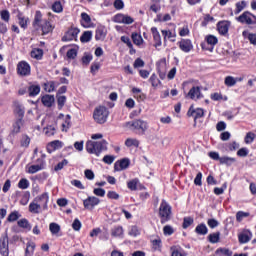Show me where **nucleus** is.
Masks as SVG:
<instances>
[{"label":"nucleus","mask_w":256,"mask_h":256,"mask_svg":"<svg viewBox=\"0 0 256 256\" xmlns=\"http://www.w3.org/2000/svg\"><path fill=\"white\" fill-rule=\"evenodd\" d=\"M20 217H21V214H19L17 211H14L9 214L7 221H9L10 223H13V221H17V219H19Z\"/></svg>","instance_id":"4d7b16f0"},{"label":"nucleus","mask_w":256,"mask_h":256,"mask_svg":"<svg viewBox=\"0 0 256 256\" xmlns=\"http://www.w3.org/2000/svg\"><path fill=\"white\" fill-rule=\"evenodd\" d=\"M234 163H237V159L229 156H224L220 158V165H226L231 167Z\"/></svg>","instance_id":"a878e982"},{"label":"nucleus","mask_w":256,"mask_h":256,"mask_svg":"<svg viewBox=\"0 0 256 256\" xmlns=\"http://www.w3.org/2000/svg\"><path fill=\"white\" fill-rule=\"evenodd\" d=\"M14 112L16 113V115H18V119H23V116L25 115V107H23V105L19 104V103H15L14 105Z\"/></svg>","instance_id":"7c9ffc66"},{"label":"nucleus","mask_w":256,"mask_h":256,"mask_svg":"<svg viewBox=\"0 0 256 256\" xmlns=\"http://www.w3.org/2000/svg\"><path fill=\"white\" fill-rule=\"evenodd\" d=\"M162 35L164 37V41H167V39H170V41H175V37H177L175 32H171L170 30H162Z\"/></svg>","instance_id":"e433bc0d"},{"label":"nucleus","mask_w":256,"mask_h":256,"mask_svg":"<svg viewBox=\"0 0 256 256\" xmlns=\"http://www.w3.org/2000/svg\"><path fill=\"white\" fill-rule=\"evenodd\" d=\"M45 135L51 137L55 135V126H48L44 129Z\"/></svg>","instance_id":"0e129e2a"},{"label":"nucleus","mask_w":256,"mask_h":256,"mask_svg":"<svg viewBox=\"0 0 256 256\" xmlns=\"http://www.w3.org/2000/svg\"><path fill=\"white\" fill-rule=\"evenodd\" d=\"M149 81H150L152 87H159V85H161V80H159V78H157V74H152Z\"/></svg>","instance_id":"8fccbe9b"},{"label":"nucleus","mask_w":256,"mask_h":256,"mask_svg":"<svg viewBox=\"0 0 256 256\" xmlns=\"http://www.w3.org/2000/svg\"><path fill=\"white\" fill-rule=\"evenodd\" d=\"M32 59H37L38 61L43 59V49L34 48L30 53Z\"/></svg>","instance_id":"f704fd0d"},{"label":"nucleus","mask_w":256,"mask_h":256,"mask_svg":"<svg viewBox=\"0 0 256 256\" xmlns=\"http://www.w3.org/2000/svg\"><path fill=\"white\" fill-rule=\"evenodd\" d=\"M251 237H253V233L249 230H244L238 235L240 243H249V241H251Z\"/></svg>","instance_id":"6ab92c4d"},{"label":"nucleus","mask_w":256,"mask_h":256,"mask_svg":"<svg viewBox=\"0 0 256 256\" xmlns=\"http://www.w3.org/2000/svg\"><path fill=\"white\" fill-rule=\"evenodd\" d=\"M0 17H1L2 21L9 23V19H11V14L9 13L8 10H2L0 12Z\"/></svg>","instance_id":"6e6d98bb"},{"label":"nucleus","mask_w":256,"mask_h":256,"mask_svg":"<svg viewBox=\"0 0 256 256\" xmlns=\"http://www.w3.org/2000/svg\"><path fill=\"white\" fill-rule=\"evenodd\" d=\"M125 3L123 0H115L114 1V8L117 9L118 11H121V9H124Z\"/></svg>","instance_id":"338daca9"},{"label":"nucleus","mask_w":256,"mask_h":256,"mask_svg":"<svg viewBox=\"0 0 256 256\" xmlns=\"http://www.w3.org/2000/svg\"><path fill=\"white\" fill-rule=\"evenodd\" d=\"M236 20L242 25H256V16L249 11L243 12Z\"/></svg>","instance_id":"39448f33"},{"label":"nucleus","mask_w":256,"mask_h":256,"mask_svg":"<svg viewBox=\"0 0 256 256\" xmlns=\"http://www.w3.org/2000/svg\"><path fill=\"white\" fill-rule=\"evenodd\" d=\"M247 217H249L248 212L238 211L236 213V220L238 221V223H241V221H243V219H245Z\"/></svg>","instance_id":"5fc2aeb1"},{"label":"nucleus","mask_w":256,"mask_h":256,"mask_svg":"<svg viewBox=\"0 0 256 256\" xmlns=\"http://www.w3.org/2000/svg\"><path fill=\"white\" fill-rule=\"evenodd\" d=\"M171 256H187V252L180 246H172L170 248Z\"/></svg>","instance_id":"393cba45"},{"label":"nucleus","mask_w":256,"mask_h":256,"mask_svg":"<svg viewBox=\"0 0 256 256\" xmlns=\"http://www.w3.org/2000/svg\"><path fill=\"white\" fill-rule=\"evenodd\" d=\"M41 204H38L37 202H35V200L33 202L30 203L29 205V211L30 213H39L40 209H41Z\"/></svg>","instance_id":"a19ab883"},{"label":"nucleus","mask_w":256,"mask_h":256,"mask_svg":"<svg viewBox=\"0 0 256 256\" xmlns=\"http://www.w3.org/2000/svg\"><path fill=\"white\" fill-rule=\"evenodd\" d=\"M86 151L88 153H94V155H97V157H99L102 151H107V141L102 140L99 142H95L89 140L86 143Z\"/></svg>","instance_id":"f03ea898"},{"label":"nucleus","mask_w":256,"mask_h":256,"mask_svg":"<svg viewBox=\"0 0 256 256\" xmlns=\"http://www.w3.org/2000/svg\"><path fill=\"white\" fill-rule=\"evenodd\" d=\"M151 33L153 35L154 39V47H161V34H159V30H157V27H152L151 28Z\"/></svg>","instance_id":"412c9836"},{"label":"nucleus","mask_w":256,"mask_h":256,"mask_svg":"<svg viewBox=\"0 0 256 256\" xmlns=\"http://www.w3.org/2000/svg\"><path fill=\"white\" fill-rule=\"evenodd\" d=\"M92 37H93V32L86 31L82 34L80 40L82 43H89V41H91Z\"/></svg>","instance_id":"37998d69"},{"label":"nucleus","mask_w":256,"mask_h":256,"mask_svg":"<svg viewBox=\"0 0 256 256\" xmlns=\"http://www.w3.org/2000/svg\"><path fill=\"white\" fill-rule=\"evenodd\" d=\"M62 148H63V142L59 140H54L48 144L47 151L48 153H53V151H57V149H62Z\"/></svg>","instance_id":"aec40b11"},{"label":"nucleus","mask_w":256,"mask_h":256,"mask_svg":"<svg viewBox=\"0 0 256 256\" xmlns=\"http://www.w3.org/2000/svg\"><path fill=\"white\" fill-rule=\"evenodd\" d=\"M105 37H107V28L105 26H98L95 34L96 41H103Z\"/></svg>","instance_id":"f3484780"},{"label":"nucleus","mask_w":256,"mask_h":256,"mask_svg":"<svg viewBox=\"0 0 256 256\" xmlns=\"http://www.w3.org/2000/svg\"><path fill=\"white\" fill-rule=\"evenodd\" d=\"M247 7V2L241 1L236 3V10H235V15H239L243 9Z\"/></svg>","instance_id":"09e8293b"},{"label":"nucleus","mask_w":256,"mask_h":256,"mask_svg":"<svg viewBox=\"0 0 256 256\" xmlns=\"http://www.w3.org/2000/svg\"><path fill=\"white\" fill-rule=\"evenodd\" d=\"M124 230L123 226H114L111 229V236L115 237L116 239H123Z\"/></svg>","instance_id":"5701e85b"},{"label":"nucleus","mask_w":256,"mask_h":256,"mask_svg":"<svg viewBox=\"0 0 256 256\" xmlns=\"http://www.w3.org/2000/svg\"><path fill=\"white\" fill-rule=\"evenodd\" d=\"M120 40L122 41V43H125V45H127L129 49H133V43L128 36H121Z\"/></svg>","instance_id":"680f3d73"},{"label":"nucleus","mask_w":256,"mask_h":256,"mask_svg":"<svg viewBox=\"0 0 256 256\" xmlns=\"http://www.w3.org/2000/svg\"><path fill=\"white\" fill-rule=\"evenodd\" d=\"M41 31L42 35H49V33H53V29H55V26L51 24V21L44 19V21L38 26Z\"/></svg>","instance_id":"9d476101"},{"label":"nucleus","mask_w":256,"mask_h":256,"mask_svg":"<svg viewBox=\"0 0 256 256\" xmlns=\"http://www.w3.org/2000/svg\"><path fill=\"white\" fill-rule=\"evenodd\" d=\"M26 256H33L35 253V242H28L25 250Z\"/></svg>","instance_id":"ea45409f"},{"label":"nucleus","mask_w":256,"mask_h":256,"mask_svg":"<svg viewBox=\"0 0 256 256\" xmlns=\"http://www.w3.org/2000/svg\"><path fill=\"white\" fill-rule=\"evenodd\" d=\"M226 87H235L237 85V78L233 76H227L224 80Z\"/></svg>","instance_id":"58836bf2"},{"label":"nucleus","mask_w":256,"mask_h":256,"mask_svg":"<svg viewBox=\"0 0 256 256\" xmlns=\"http://www.w3.org/2000/svg\"><path fill=\"white\" fill-rule=\"evenodd\" d=\"M203 95L201 94V89L199 86L192 87L186 95L187 99H192L193 101H197V99H201Z\"/></svg>","instance_id":"9b49d317"},{"label":"nucleus","mask_w":256,"mask_h":256,"mask_svg":"<svg viewBox=\"0 0 256 256\" xmlns=\"http://www.w3.org/2000/svg\"><path fill=\"white\" fill-rule=\"evenodd\" d=\"M56 87H59V83H56L55 81H48L44 83V90L47 93H53L55 91Z\"/></svg>","instance_id":"cd10ccee"},{"label":"nucleus","mask_w":256,"mask_h":256,"mask_svg":"<svg viewBox=\"0 0 256 256\" xmlns=\"http://www.w3.org/2000/svg\"><path fill=\"white\" fill-rule=\"evenodd\" d=\"M16 70L20 77H29V75H31V65H29L27 61H20L17 64Z\"/></svg>","instance_id":"423d86ee"},{"label":"nucleus","mask_w":256,"mask_h":256,"mask_svg":"<svg viewBox=\"0 0 256 256\" xmlns=\"http://www.w3.org/2000/svg\"><path fill=\"white\" fill-rule=\"evenodd\" d=\"M193 222L194 220L192 217H185L182 224L183 229L191 227V225H193Z\"/></svg>","instance_id":"13d9d810"},{"label":"nucleus","mask_w":256,"mask_h":256,"mask_svg":"<svg viewBox=\"0 0 256 256\" xmlns=\"http://www.w3.org/2000/svg\"><path fill=\"white\" fill-rule=\"evenodd\" d=\"M107 117H109V110L105 106H98L95 108L93 113V119L96 123L103 125L107 122Z\"/></svg>","instance_id":"7ed1b4c3"},{"label":"nucleus","mask_w":256,"mask_h":256,"mask_svg":"<svg viewBox=\"0 0 256 256\" xmlns=\"http://www.w3.org/2000/svg\"><path fill=\"white\" fill-rule=\"evenodd\" d=\"M45 19H43V14H41V11H36L33 21V27H39Z\"/></svg>","instance_id":"2f4dec72"},{"label":"nucleus","mask_w":256,"mask_h":256,"mask_svg":"<svg viewBox=\"0 0 256 256\" xmlns=\"http://www.w3.org/2000/svg\"><path fill=\"white\" fill-rule=\"evenodd\" d=\"M220 233L216 232V233H212L208 236V241L210 243H219V237H220Z\"/></svg>","instance_id":"603ef678"},{"label":"nucleus","mask_w":256,"mask_h":256,"mask_svg":"<svg viewBox=\"0 0 256 256\" xmlns=\"http://www.w3.org/2000/svg\"><path fill=\"white\" fill-rule=\"evenodd\" d=\"M245 143L247 145H250V143H253V141H255V133H252V132H248L245 136V139H244Z\"/></svg>","instance_id":"052dcab7"},{"label":"nucleus","mask_w":256,"mask_h":256,"mask_svg":"<svg viewBox=\"0 0 256 256\" xmlns=\"http://www.w3.org/2000/svg\"><path fill=\"white\" fill-rule=\"evenodd\" d=\"M81 25L82 27H91V16L89 14L83 12L81 13Z\"/></svg>","instance_id":"c85d7f7f"},{"label":"nucleus","mask_w":256,"mask_h":256,"mask_svg":"<svg viewBox=\"0 0 256 256\" xmlns=\"http://www.w3.org/2000/svg\"><path fill=\"white\" fill-rule=\"evenodd\" d=\"M71 127V116L67 115L65 118L64 123H62V131H69V128Z\"/></svg>","instance_id":"3c124183"},{"label":"nucleus","mask_w":256,"mask_h":256,"mask_svg":"<svg viewBox=\"0 0 256 256\" xmlns=\"http://www.w3.org/2000/svg\"><path fill=\"white\" fill-rule=\"evenodd\" d=\"M51 9L54 13H63V4L61 1H55L52 4Z\"/></svg>","instance_id":"4c0bfd02"},{"label":"nucleus","mask_w":256,"mask_h":256,"mask_svg":"<svg viewBox=\"0 0 256 256\" xmlns=\"http://www.w3.org/2000/svg\"><path fill=\"white\" fill-rule=\"evenodd\" d=\"M17 19H18V25L21 27V29H27V27L29 26V17L19 12L17 15Z\"/></svg>","instance_id":"a211bd4d"},{"label":"nucleus","mask_w":256,"mask_h":256,"mask_svg":"<svg viewBox=\"0 0 256 256\" xmlns=\"http://www.w3.org/2000/svg\"><path fill=\"white\" fill-rule=\"evenodd\" d=\"M205 41L207 42L208 45H211L210 48L205 47V44H202V49H206L207 51H213V47H215V45H217V43L219 42V40L217 39V37H215L214 35H208L205 37Z\"/></svg>","instance_id":"2eb2a0df"},{"label":"nucleus","mask_w":256,"mask_h":256,"mask_svg":"<svg viewBox=\"0 0 256 256\" xmlns=\"http://www.w3.org/2000/svg\"><path fill=\"white\" fill-rule=\"evenodd\" d=\"M49 230L52 233V235H59V231H61V226L59 224L52 222L49 225Z\"/></svg>","instance_id":"79ce46f5"},{"label":"nucleus","mask_w":256,"mask_h":256,"mask_svg":"<svg viewBox=\"0 0 256 256\" xmlns=\"http://www.w3.org/2000/svg\"><path fill=\"white\" fill-rule=\"evenodd\" d=\"M163 233H164V235L170 236V235H173V233H175V230L173 229L172 226L166 225L163 228Z\"/></svg>","instance_id":"e2e57ef3"},{"label":"nucleus","mask_w":256,"mask_h":256,"mask_svg":"<svg viewBox=\"0 0 256 256\" xmlns=\"http://www.w3.org/2000/svg\"><path fill=\"white\" fill-rule=\"evenodd\" d=\"M0 254L9 256V236H7V233L0 238Z\"/></svg>","instance_id":"0eeeda50"},{"label":"nucleus","mask_w":256,"mask_h":256,"mask_svg":"<svg viewBox=\"0 0 256 256\" xmlns=\"http://www.w3.org/2000/svg\"><path fill=\"white\" fill-rule=\"evenodd\" d=\"M217 27H218V32L220 33V35H227V33H229V23L219 22Z\"/></svg>","instance_id":"c756f323"},{"label":"nucleus","mask_w":256,"mask_h":256,"mask_svg":"<svg viewBox=\"0 0 256 256\" xmlns=\"http://www.w3.org/2000/svg\"><path fill=\"white\" fill-rule=\"evenodd\" d=\"M137 185H139V179L137 178L130 180L127 183V187L128 189H130V191H137Z\"/></svg>","instance_id":"49530a36"},{"label":"nucleus","mask_w":256,"mask_h":256,"mask_svg":"<svg viewBox=\"0 0 256 256\" xmlns=\"http://www.w3.org/2000/svg\"><path fill=\"white\" fill-rule=\"evenodd\" d=\"M18 187L19 189H29V180H27V178H22L18 182Z\"/></svg>","instance_id":"bf43d9fd"},{"label":"nucleus","mask_w":256,"mask_h":256,"mask_svg":"<svg viewBox=\"0 0 256 256\" xmlns=\"http://www.w3.org/2000/svg\"><path fill=\"white\" fill-rule=\"evenodd\" d=\"M35 203H38L43 209H47V203H49V193L45 192L34 199Z\"/></svg>","instance_id":"ddd939ff"},{"label":"nucleus","mask_w":256,"mask_h":256,"mask_svg":"<svg viewBox=\"0 0 256 256\" xmlns=\"http://www.w3.org/2000/svg\"><path fill=\"white\" fill-rule=\"evenodd\" d=\"M130 165V161L129 159L127 158H124L120 161H117L115 164H114V170L115 171H123L125 169H127Z\"/></svg>","instance_id":"dca6fc26"},{"label":"nucleus","mask_w":256,"mask_h":256,"mask_svg":"<svg viewBox=\"0 0 256 256\" xmlns=\"http://www.w3.org/2000/svg\"><path fill=\"white\" fill-rule=\"evenodd\" d=\"M125 146L126 147H139V140L135 138H128L125 141Z\"/></svg>","instance_id":"a18cd8bd"},{"label":"nucleus","mask_w":256,"mask_h":256,"mask_svg":"<svg viewBox=\"0 0 256 256\" xmlns=\"http://www.w3.org/2000/svg\"><path fill=\"white\" fill-rule=\"evenodd\" d=\"M99 203H101V200L95 196H89L83 201L85 209H93V207H96V205H99Z\"/></svg>","instance_id":"f8f14e48"},{"label":"nucleus","mask_w":256,"mask_h":256,"mask_svg":"<svg viewBox=\"0 0 256 256\" xmlns=\"http://www.w3.org/2000/svg\"><path fill=\"white\" fill-rule=\"evenodd\" d=\"M126 129H129V131H133V133H136L137 135H143L148 129L147 122L141 119L133 120L130 122L125 123Z\"/></svg>","instance_id":"f257e3e1"},{"label":"nucleus","mask_w":256,"mask_h":256,"mask_svg":"<svg viewBox=\"0 0 256 256\" xmlns=\"http://www.w3.org/2000/svg\"><path fill=\"white\" fill-rule=\"evenodd\" d=\"M159 217L161 223H167L171 219V206L165 200H162L160 204Z\"/></svg>","instance_id":"20e7f679"},{"label":"nucleus","mask_w":256,"mask_h":256,"mask_svg":"<svg viewBox=\"0 0 256 256\" xmlns=\"http://www.w3.org/2000/svg\"><path fill=\"white\" fill-rule=\"evenodd\" d=\"M156 65H157V70H158L160 79H165V77H166V74H165L166 61H165V59L160 60L159 62H157Z\"/></svg>","instance_id":"b1692460"},{"label":"nucleus","mask_w":256,"mask_h":256,"mask_svg":"<svg viewBox=\"0 0 256 256\" xmlns=\"http://www.w3.org/2000/svg\"><path fill=\"white\" fill-rule=\"evenodd\" d=\"M17 223L18 226H20L22 229H27V231H31V224H29V221L27 219H21Z\"/></svg>","instance_id":"de8ad7c7"},{"label":"nucleus","mask_w":256,"mask_h":256,"mask_svg":"<svg viewBox=\"0 0 256 256\" xmlns=\"http://www.w3.org/2000/svg\"><path fill=\"white\" fill-rule=\"evenodd\" d=\"M66 57L68 59H75V57H77V49L72 48L70 50L67 51Z\"/></svg>","instance_id":"69168bd1"},{"label":"nucleus","mask_w":256,"mask_h":256,"mask_svg":"<svg viewBox=\"0 0 256 256\" xmlns=\"http://www.w3.org/2000/svg\"><path fill=\"white\" fill-rule=\"evenodd\" d=\"M41 101L45 107H51L55 103V97L47 94L42 97Z\"/></svg>","instance_id":"bb28decb"},{"label":"nucleus","mask_w":256,"mask_h":256,"mask_svg":"<svg viewBox=\"0 0 256 256\" xmlns=\"http://www.w3.org/2000/svg\"><path fill=\"white\" fill-rule=\"evenodd\" d=\"M79 35L78 28H70L65 35L62 37V41H77V36Z\"/></svg>","instance_id":"1a4fd4ad"},{"label":"nucleus","mask_w":256,"mask_h":256,"mask_svg":"<svg viewBox=\"0 0 256 256\" xmlns=\"http://www.w3.org/2000/svg\"><path fill=\"white\" fill-rule=\"evenodd\" d=\"M30 197H31V194H29V192L24 193L20 200V203L22 205H27V203H29Z\"/></svg>","instance_id":"774afa93"},{"label":"nucleus","mask_w":256,"mask_h":256,"mask_svg":"<svg viewBox=\"0 0 256 256\" xmlns=\"http://www.w3.org/2000/svg\"><path fill=\"white\" fill-rule=\"evenodd\" d=\"M196 233H198V235H207L208 233V229L207 226L205 224H199L196 229H195Z\"/></svg>","instance_id":"c03bdc74"},{"label":"nucleus","mask_w":256,"mask_h":256,"mask_svg":"<svg viewBox=\"0 0 256 256\" xmlns=\"http://www.w3.org/2000/svg\"><path fill=\"white\" fill-rule=\"evenodd\" d=\"M132 93L137 101H145V94L139 88H132Z\"/></svg>","instance_id":"473e14b6"},{"label":"nucleus","mask_w":256,"mask_h":256,"mask_svg":"<svg viewBox=\"0 0 256 256\" xmlns=\"http://www.w3.org/2000/svg\"><path fill=\"white\" fill-rule=\"evenodd\" d=\"M177 45L183 53H191L193 51V42L190 39H181Z\"/></svg>","instance_id":"6e6552de"},{"label":"nucleus","mask_w":256,"mask_h":256,"mask_svg":"<svg viewBox=\"0 0 256 256\" xmlns=\"http://www.w3.org/2000/svg\"><path fill=\"white\" fill-rule=\"evenodd\" d=\"M39 93H41V86H39V84H30L28 87L29 97H37Z\"/></svg>","instance_id":"4be33fe9"},{"label":"nucleus","mask_w":256,"mask_h":256,"mask_svg":"<svg viewBox=\"0 0 256 256\" xmlns=\"http://www.w3.org/2000/svg\"><path fill=\"white\" fill-rule=\"evenodd\" d=\"M43 166L39 165V164H34L28 167L27 169V173H29L30 175H35V173H38V171H43Z\"/></svg>","instance_id":"c9c22d12"},{"label":"nucleus","mask_w":256,"mask_h":256,"mask_svg":"<svg viewBox=\"0 0 256 256\" xmlns=\"http://www.w3.org/2000/svg\"><path fill=\"white\" fill-rule=\"evenodd\" d=\"M203 115H205V110H203V108H193L190 107L188 110V116L189 117H194L195 120L197 119H201V117H203Z\"/></svg>","instance_id":"4468645a"},{"label":"nucleus","mask_w":256,"mask_h":256,"mask_svg":"<svg viewBox=\"0 0 256 256\" xmlns=\"http://www.w3.org/2000/svg\"><path fill=\"white\" fill-rule=\"evenodd\" d=\"M21 125H23V120L21 118H18V120L13 124L12 131L14 133H19V131H21Z\"/></svg>","instance_id":"864d4df0"},{"label":"nucleus","mask_w":256,"mask_h":256,"mask_svg":"<svg viewBox=\"0 0 256 256\" xmlns=\"http://www.w3.org/2000/svg\"><path fill=\"white\" fill-rule=\"evenodd\" d=\"M131 39H132L134 45H137L138 47H140V45H141L142 43H144L143 37L141 36V34H139V33H137V32H133V33L131 34Z\"/></svg>","instance_id":"72a5a7b5"}]
</instances>
